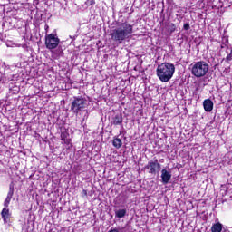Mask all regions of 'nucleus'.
Segmentation results:
<instances>
[{
    "instance_id": "obj_16",
    "label": "nucleus",
    "mask_w": 232,
    "mask_h": 232,
    "mask_svg": "<svg viewBox=\"0 0 232 232\" xmlns=\"http://www.w3.org/2000/svg\"><path fill=\"white\" fill-rule=\"evenodd\" d=\"M183 28L184 30H189L190 28L189 24H184Z\"/></svg>"
},
{
    "instance_id": "obj_3",
    "label": "nucleus",
    "mask_w": 232,
    "mask_h": 232,
    "mask_svg": "<svg viewBox=\"0 0 232 232\" xmlns=\"http://www.w3.org/2000/svg\"><path fill=\"white\" fill-rule=\"evenodd\" d=\"M209 72V65L205 61H200L192 66L191 73L194 77H204Z\"/></svg>"
},
{
    "instance_id": "obj_5",
    "label": "nucleus",
    "mask_w": 232,
    "mask_h": 232,
    "mask_svg": "<svg viewBox=\"0 0 232 232\" xmlns=\"http://www.w3.org/2000/svg\"><path fill=\"white\" fill-rule=\"evenodd\" d=\"M59 38L53 34L45 36V46L48 50H55L59 46Z\"/></svg>"
},
{
    "instance_id": "obj_8",
    "label": "nucleus",
    "mask_w": 232,
    "mask_h": 232,
    "mask_svg": "<svg viewBox=\"0 0 232 232\" xmlns=\"http://www.w3.org/2000/svg\"><path fill=\"white\" fill-rule=\"evenodd\" d=\"M14 197V185H10L9 187V192L7 194V197L4 202L5 208H8L10 206V201L12 200V198Z\"/></svg>"
},
{
    "instance_id": "obj_14",
    "label": "nucleus",
    "mask_w": 232,
    "mask_h": 232,
    "mask_svg": "<svg viewBox=\"0 0 232 232\" xmlns=\"http://www.w3.org/2000/svg\"><path fill=\"white\" fill-rule=\"evenodd\" d=\"M112 145L114 146V148H121L122 146V140H121L120 138H115L112 141Z\"/></svg>"
},
{
    "instance_id": "obj_1",
    "label": "nucleus",
    "mask_w": 232,
    "mask_h": 232,
    "mask_svg": "<svg viewBox=\"0 0 232 232\" xmlns=\"http://www.w3.org/2000/svg\"><path fill=\"white\" fill-rule=\"evenodd\" d=\"M131 34H133V25L128 23H123L120 27L112 30L111 35L112 41L118 44H122V41L130 39V35H131Z\"/></svg>"
},
{
    "instance_id": "obj_2",
    "label": "nucleus",
    "mask_w": 232,
    "mask_h": 232,
    "mask_svg": "<svg viewBox=\"0 0 232 232\" xmlns=\"http://www.w3.org/2000/svg\"><path fill=\"white\" fill-rule=\"evenodd\" d=\"M156 73L161 82H169L175 73V65L169 63H163L157 67Z\"/></svg>"
},
{
    "instance_id": "obj_15",
    "label": "nucleus",
    "mask_w": 232,
    "mask_h": 232,
    "mask_svg": "<svg viewBox=\"0 0 232 232\" xmlns=\"http://www.w3.org/2000/svg\"><path fill=\"white\" fill-rule=\"evenodd\" d=\"M227 61H232V49L230 53L227 56Z\"/></svg>"
},
{
    "instance_id": "obj_21",
    "label": "nucleus",
    "mask_w": 232,
    "mask_h": 232,
    "mask_svg": "<svg viewBox=\"0 0 232 232\" xmlns=\"http://www.w3.org/2000/svg\"><path fill=\"white\" fill-rule=\"evenodd\" d=\"M84 195H88V192L86 190H83Z\"/></svg>"
},
{
    "instance_id": "obj_9",
    "label": "nucleus",
    "mask_w": 232,
    "mask_h": 232,
    "mask_svg": "<svg viewBox=\"0 0 232 232\" xmlns=\"http://www.w3.org/2000/svg\"><path fill=\"white\" fill-rule=\"evenodd\" d=\"M1 216L5 224H8V222H10V209L6 208V207L3 208Z\"/></svg>"
},
{
    "instance_id": "obj_6",
    "label": "nucleus",
    "mask_w": 232,
    "mask_h": 232,
    "mask_svg": "<svg viewBox=\"0 0 232 232\" xmlns=\"http://www.w3.org/2000/svg\"><path fill=\"white\" fill-rule=\"evenodd\" d=\"M161 165L159 162V160H151L145 166V169H149V173L151 175H157L160 171Z\"/></svg>"
},
{
    "instance_id": "obj_20",
    "label": "nucleus",
    "mask_w": 232,
    "mask_h": 232,
    "mask_svg": "<svg viewBox=\"0 0 232 232\" xmlns=\"http://www.w3.org/2000/svg\"><path fill=\"white\" fill-rule=\"evenodd\" d=\"M91 5H95V1H94V0H92V1H91Z\"/></svg>"
},
{
    "instance_id": "obj_7",
    "label": "nucleus",
    "mask_w": 232,
    "mask_h": 232,
    "mask_svg": "<svg viewBox=\"0 0 232 232\" xmlns=\"http://www.w3.org/2000/svg\"><path fill=\"white\" fill-rule=\"evenodd\" d=\"M169 180H171V172L168 171L166 169H163L161 170V182L163 184H169Z\"/></svg>"
},
{
    "instance_id": "obj_10",
    "label": "nucleus",
    "mask_w": 232,
    "mask_h": 232,
    "mask_svg": "<svg viewBox=\"0 0 232 232\" xmlns=\"http://www.w3.org/2000/svg\"><path fill=\"white\" fill-rule=\"evenodd\" d=\"M203 106L205 111H213V101L207 99L203 102Z\"/></svg>"
},
{
    "instance_id": "obj_17",
    "label": "nucleus",
    "mask_w": 232,
    "mask_h": 232,
    "mask_svg": "<svg viewBox=\"0 0 232 232\" xmlns=\"http://www.w3.org/2000/svg\"><path fill=\"white\" fill-rule=\"evenodd\" d=\"M61 137L62 140H64L65 144H70V140H65L63 135H62Z\"/></svg>"
},
{
    "instance_id": "obj_12",
    "label": "nucleus",
    "mask_w": 232,
    "mask_h": 232,
    "mask_svg": "<svg viewBox=\"0 0 232 232\" xmlns=\"http://www.w3.org/2000/svg\"><path fill=\"white\" fill-rule=\"evenodd\" d=\"M117 218H124L126 217V209H119L115 211Z\"/></svg>"
},
{
    "instance_id": "obj_19",
    "label": "nucleus",
    "mask_w": 232,
    "mask_h": 232,
    "mask_svg": "<svg viewBox=\"0 0 232 232\" xmlns=\"http://www.w3.org/2000/svg\"><path fill=\"white\" fill-rule=\"evenodd\" d=\"M109 232H119L117 229H111Z\"/></svg>"
},
{
    "instance_id": "obj_11",
    "label": "nucleus",
    "mask_w": 232,
    "mask_h": 232,
    "mask_svg": "<svg viewBox=\"0 0 232 232\" xmlns=\"http://www.w3.org/2000/svg\"><path fill=\"white\" fill-rule=\"evenodd\" d=\"M122 122H123L122 114H116L115 117L113 118L112 124H114V126H119L122 124Z\"/></svg>"
},
{
    "instance_id": "obj_13",
    "label": "nucleus",
    "mask_w": 232,
    "mask_h": 232,
    "mask_svg": "<svg viewBox=\"0 0 232 232\" xmlns=\"http://www.w3.org/2000/svg\"><path fill=\"white\" fill-rule=\"evenodd\" d=\"M212 232H222V224L216 223L211 227Z\"/></svg>"
},
{
    "instance_id": "obj_4",
    "label": "nucleus",
    "mask_w": 232,
    "mask_h": 232,
    "mask_svg": "<svg viewBox=\"0 0 232 232\" xmlns=\"http://www.w3.org/2000/svg\"><path fill=\"white\" fill-rule=\"evenodd\" d=\"M86 106H88V101L86 99L74 97V100L71 103V111L77 114L79 111H82Z\"/></svg>"
},
{
    "instance_id": "obj_18",
    "label": "nucleus",
    "mask_w": 232,
    "mask_h": 232,
    "mask_svg": "<svg viewBox=\"0 0 232 232\" xmlns=\"http://www.w3.org/2000/svg\"><path fill=\"white\" fill-rule=\"evenodd\" d=\"M85 119H88V111H86V115H84V117H83V121H84Z\"/></svg>"
}]
</instances>
